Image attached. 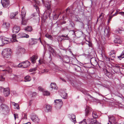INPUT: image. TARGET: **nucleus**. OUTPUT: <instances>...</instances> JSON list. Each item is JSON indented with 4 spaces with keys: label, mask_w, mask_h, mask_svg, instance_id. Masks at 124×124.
I'll use <instances>...</instances> for the list:
<instances>
[{
    "label": "nucleus",
    "mask_w": 124,
    "mask_h": 124,
    "mask_svg": "<svg viewBox=\"0 0 124 124\" xmlns=\"http://www.w3.org/2000/svg\"><path fill=\"white\" fill-rule=\"evenodd\" d=\"M24 19H22L21 24L22 25H25L27 24V21L24 20Z\"/></svg>",
    "instance_id": "nucleus-32"
},
{
    "label": "nucleus",
    "mask_w": 124,
    "mask_h": 124,
    "mask_svg": "<svg viewBox=\"0 0 124 124\" xmlns=\"http://www.w3.org/2000/svg\"><path fill=\"white\" fill-rule=\"evenodd\" d=\"M46 108L47 110V112H49L51 111L52 107L49 105H47L46 107Z\"/></svg>",
    "instance_id": "nucleus-28"
},
{
    "label": "nucleus",
    "mask_w": 124,
    "mask_h": 124,
    "mask_svg": "<svg viewBox=\"0 0 124 124\" xmlns=\"http://www.w3.org/2000/svg\"><path fill=\"white\" fill-rule=\"evenodd\" d=\"M5 80V78L2 76H0V81H3Z\"/></svg>",
    "instance_id": "nucleus-53"
},
{
    "label": "nucleus",
    "mask_w": 124,
    "mask_h": 124,
    "mask_svg": "<svg viewBox=\"0 0 124 124\" xmlns=\"http://www.w3.org/2000/svg\"><path fill=\"white\" fill-rule=\"evenodd\" d=\"M44 5L45 7L47 9H49L50 8L51 6L48 2H45Z\"/></svg>",
    "instance_id": "nucleus-22"
},
{
    "label": "nucleus",
    "mask_w": 124,
    "mask_h": 124,
    "mask_svg": "<svg viewBox=\"0 0 124 124\" xmlns=\"http://www.w3.org/2000/svg\"><path fill=\"white\" fill-rule=\"evenodd\" d=\"M1 2L3 7L5 8L8 7L10 4L9 0H1Z\"/></svg>",
    "instance_id": "nucleus-6"
},
{
    "label": "nucleus",
    "mask_w": 124,
    "mask_h": 124,
    "mask_svg": "<svg viewBox=\"0 0 124 124\" xmlns=\"http://www.w3.org/2000/svg\"><path fill=\"white\" fill-rule=\"evenodd\" d=\"M116 33H118L120 34H121L122 33V31H120V30H117L116 31Z\"/></svg>",
    "instance_id": "nucleus-56"
},
{
    "label": "nucleus",
    "mask_w": 124,
    "mask_h": 124,
    "mask_svg": "<svg viewBox=\"0 0 124 124\" xmlns=\"http://www.w3.org/2000/svg\"><path fill=\"white\" fill-rule=\"evenodd\" d=\"M20 76L16 75L15 77V79L17 81L19 82L21 81L20 79Z\"/></svg>",
    "instance_id": "nucleus-35"
},
{
    "label": "nucleus",
    "mask_w": 124,
    "mask_h": 124,
    "mask_svg": "<svg viewBox=\"0 0 124 124\" xmlns=\"http://www.w3.org/2000/svg\"><path fill=\"white\" fill-rule=\"evenodd\" d=\"M20 30V27L16 26H15L13 28V32L14 33H17Z\"/></svg>",
    "instance_id": "nucleus-10"
},
{
    "label": "nucleus",
    "mask_w": 124,
    "mask_h": 124,
    "mask_svg": "<svg viewBox=\"0 0 124 124\" xmlns=\"http://www.w3.org/2000/svg\"><path fill=\"white\" fill-rule=\"evenodd\" d=\"M12 39L15 38H16V35L14 34L12 35Z\"/></svg>",
    "instance_id": "nucleus-62"
},
{
    "label": "nucleus",
    "mask_w": 124,
    "mask_h": 124,
    "mask_svg": "<svg viewBox=\"0 0 124 124\" xmlns=\"http://www.w3.org/2000/svg\"><path fill=\"white\" fill-rule=\"evenodd\" d=\"M118 30H120V31H124V29L122 27L119 28Z\"/></svg>",
    "instance_id": "nucleus-51"
},
{
    "label": "nucleus",
    "mask_w": 124,
    "mask_h": 124,
    "mask_svg": "<svg viewBox=\"0 0 124 124\" xmlns=\"http://www.w3.org/2000/svg\"><path fill=\"white\" fill-rule=\"evenodd\" d=\"M46 37L51 40H52L53 39V38L52 36L49 34L47 33L45 35Z\"/></svg>",
    "instance_id": "nucleus-24"
},
{
    "label": "nucleus",
    "mask_w": 124,
    "mask_h": 124,
    "mask_svg": "<svg viewBox=\"0 0 124 124\" xmlns=\"http://www.w3.org/2000/svg\"><path fill=\"white\" fill-rule=\"evenodd\" d=\"M117 58L120 60H121L124 58V50L123 51L121 54L119 56H117Z\"/></svg>",
    "instance_id": "nucleus-20"
},
{
    "label": "nucleus",
    "mask_w": 124,
    "mask_h": 124,
    "mask_svg": "<svg viewBox=\"0 0 124 124\" xmlns=\"http://www.w3.org/2000/svg\"><path fill=\"white\" fill-rule=\"evenodd\" d=\"M67 94L66 93L64 92L61 95V96L63 98H64L65 97V96L67 95Z\"/></svg>",
    "instance_id": "nucleus-48"
},
{
    "label": "nucleus",
    "mask_w": 124,
    "mask_h": 124,
    "mask_svg": "<svg viewBox=\"0 0 124 124\" xmlns=\"http://www.w3.org/2000/svg\"><path fill=\"white\" fill-rule=\"evenodd\" d=\"M61 37H64L65 38H66V39H68V36H67V35H66V36H65L64 35H62L61 36Z\"/></svg>",
    "instance_id": "nucleus-59"
},
{
    "label": "nucleus",
    "mask_w": 124,
    "mask_h": 124,
    "mask_svg": "<svg viewBox=\"0 0 124 124\" xmlns=\"http://www.w3.org/2000/svg\"><path fill=\"white\" fill-rule=\"evenodd\" d=\"M115 54H110L108 56L111 60H114L115 57Z\"/></svg>",
    "instance_id": "nucleus-25"
},
{
    "label": "nucleus",
    "mask_w": 124,
    "mask_h": 124,
    "mask_svg": "<svg viewBox=\"0 0 124 124\" xmlns=\"http://www.w3.org/2000/svg\"><path fill=\"white\" fill-rule=\"evenodd\" d=\"M9 38H2V42L3 44H7L9 43Z\"/></svg>",
    "instance_id": "nucleus-14"
},
{
    "label": "nucleus",
    "mask_w": 124,
    "mask_h": 124,
    "mask_svg": "<svg viewBox=\"0 0 124 124\" xmlns=\"http://www.w3.org/2000/svg\"><path fill=\"white\" fill-rule=\"evenodd\" d=\"M39 39L40 42L41 43V38H39V39H30L29 41V44L30 45H35L36 44L37 41Z\"/></svg>",
    "instance_id": "nucleus-4"
},
{
    "label": "nucleus",
    "mask_w": 124,
    "mask_h": 124,
    "mask_svg": "<svg viewBox=\"0 0 124 124\" xmlns=\"http://www.w3.org/2000/svg\"><path fill=\"white\" fill-rule=\"evenodd\" d=\"M120 70L122 74L124 75V68H121Z\"/></svg>",
    "instance_id": "nucleus-55"
},
{
    "label": "nucleus",
    "mask_w": 124,
    "mask_h": 124,
    "mask_svg": "<svg viewBox=\"0 0 124 124\" xmlns=\"http://www.w3.org/2000/svg\"><path fill=\"white\" fill-rule=\"evenodd\" d=\"M49 51L51 52L52 53L53 52H54V49L51 46H49L48 47Z\"/></svg>",
    "instance_id": "nucleus-33"
},
{
    "label": "nucleus",
    "mask_w": 124,
    "mask_h": 124,
    "mask_svg": "<svg viewBox=\"0 0 124 124\" xmlns=\"http://www.w3.org/2000/svg\"><path fill=\"white\" fill-rule=\"evenodd\" d=\"M112 74L108 72H107L106 73V75L108 76L109 78H110L112 76Z\"/></svg>",
    "instance_id": "nucleus-38"
},
{
    "label": "nucleus",
    "mask_w": 124,
    "mask_h": 124,
    "mask_svg": "<svg viewBox=\"0 0 124 124\" xmlns=\"http://www.w3.org/2000/svg\"><path fill=\"white\" fill-rule=\"evenodd\" d=\"M39 61L40 64L45 63V61L43 59H40Z\"/></svg>",
    "instance_id": "nucleus-40"
},
{
    "label": "nucleus",
    "mask_w": 124,
    "mask_h": 124,
    "mask_svg": "<svg viewBox=\"0 0 124 124\" xmlns=\"http://www.w3.org/2000/svg\"><path fill=\"white\" fill-rule=\"evenodd\" d=\"M31 120L35 123L39 122V119L38 117L34 114H32L31 116Z\"/></svg>",
    "instance_id": "nucleus-5"
},
{
    "label": "nucleus",
    "mask_w": 124,
    "mask_h": 124,
    "mask_svg": "<svg viewBox=\"0 0 124 124\" xmlns=\"http://www.w3.org/2000/svg\"><path fill=\"white\" fill-rule=\"evenodd\" d=\"M43 94L44 95H50V93L47 91H45L44 90L43 92Z\"/></svg>",
    "instance_id": "nucleus-31"
},
{
    "label": "nucleus",
    "mask_w": 124,
    "mask_h": 124,
    "mask_svg": "<svg viewBox=\"0 0 124 124\" xmlns=\"http://www.w3.org/2000/svg\"><path fill=\"white\" fill-rule=\"evenodd\" d=\"M10 26V24L8 22L4 23L2 25V27L6 31H7Z\"/></svg>",
    "instance_id": "nucleus-11"
},
{
    "label": "nucleus",
    "mask_w": 124,
    "mask_h": 124,
    "mask_svg": "<svg viewBox=\"0 0 124 124\" xmlns=\"http://www.w3.org/2000/svg\"><path fill=\"white\" fill-rule=\"evenodd\" d=\"M21 17L22 19H25V17L26 15V12L24 11H22L21 12Z\"/></svg>",
    "instance_id": "nucleus-26"
},
{
    "label": "nucleus",
    "mask_w": 124,
    "mask_h": 124,
    "mask_svg": "<svg viewBox=\"0 0 124 124\" xmlns=\"http://www.w3.org/2000/svg\"><path fill=\"white\" fill-rule=\"evenodd\" d=\"M119 14L121 15L124 16V12H119Z\"/></svg>",
    "instance_id": "nucleus-61"
},
{
    "label": "nucleus",
    "mask_w": 124,
    "mask_h": 124,
    "mask_svg": "<svg viewBox=\"0 0 124 124\" xmlns=\"http://www.w3.org/2000/svg\"><path fill=\"white\" fill-rule=\"evenodd\" d=\"M105 58L106 59V60L107 61H110V58L109 57H107L106 56H105Z\"/></svg>",
    "instance_id": "nucleus-60"
},
{
    "label": "nucleus",
    "mask_w": 124,
    "mask_h": 124,
    "mask_svg": "<svg viewBox=\"0 0 124 124\" xmlns=\"http://www.w3.org/2000/svg\"><path fill=\"white\" fill-rule=\"evenodd\" d=\"M70 24L71 26L73 28L75 27V25L74 23L71 21H70Z\"/></svg>",
    "instance_id": "nucleus-37"
},
{
    "label": "nucleus",
    "mask_w": 124,
    "mask_h": 124,
    "mask_svg": "<svg viewBox=\"0 0 124 124\" xmlns=\"http://www.w3.org/2000/svg\"><path fill=\"white\" fill-rule=\"evenodd\" d=\"M104 63L103 62L100 61L98 64V65L100 68H102L104 65Z\"/></svg>",
    "instance_id": "nucleus-23"
},
{
    "label": "nucleus",
    "mask_w": 124,
    "mask_h": 124,
    "mask_svg": "<svg viewBox=\"0 0 124 124\" xmlns=\"http://www.w3.org/2000/svg\"><path fill=\"white\" fill-rule=\"evenodd\" d=\"M14 115L15 120H16V118H18L19 116L17 114H14Z\"/></svg>",
    "instance_id": "nucleus-46"
},
{
    "label": "nucleus",
    "mask_w": 124,
    "mask_h": 124,
    "mask_svg": "<svg viewBox=\"0 0 124 124\" xmlns=\"http://www.w3.org/2000/svg\"><path fill=\"white\" fill-rule=\"evenodd\" d=\"M11 50L9 48L4 49L1 53L2 57L5 58H10L11 54Z\"/></svg>",
    "instance_id": "nucleus-1"
},
{
    "label": "nucleus",
    "mask_w": 124,
    "mask_h": 124,
    "mask_svg": "<svg viewBox=\"0 0 124 124\" xmlns=\"http://www.w3.org/2000/svg\"><path fill=\"white\" fill-rule=\"evenodd\" d=\"M34 1L35 2V3H33V7L35 8V9H36L37 11H38L39 10V9H38V7L37 5L35 3H38L39 2V1H36V0H34Z\"/></svg>",
    "instance_id": "nucleus-17"
},
{
    "label": "nucleus",
    "mask_w": 124,
    "mask_h": 124,
    "mask_svg": "<svg viewBox=\"0 0 124 124\" xmlns=\"http://www.w3.org/2000/svg\"><path fill=\"white\" fill-rule=\"evenodd\" d=\"M37 70L36 68H33L29 70V71L30 72H32L36 71Z\"/></svg>",
    "instance_id": "nucleus-44"
},
{
    "label": "nucleus",
    "mask_w": 124,
    "mask_h": 124,
    "mask_svg": "<svg viewBox=\"0 0 124 124\" xmlns=\"http://www.w3.org/2000/svg\"><path fill=\"white\" fill-rule=\"evenodd\" d=\"M92 116L93 118H96L98 117V116L97 113L94 111H93L92 113Z\"/></svg>",
    "instance_id": "nucleus-27"
},
{
    "label": "nucleus",
    "mask_w": 124,
    "mask_h": 124,
    "mask_svg": "<svg viewBox=\"0 0 124 124\" xmlns=\"http://www.w3.org/2000/svg\"><path fill=\"white\" fill-rule=\"evenodd\" d=\"M4 100L2 97H0V102H4Z\"/></svg>",
    "instance_id": "nucleus-49"
},
{
    "label": "nucleus",
    "mask_w": 124,
    "mask_h": 124,
    "mask_svg": "<svg viewBox=\"0 0 124 124\" xmlns=\"http://www.w3.org/2000/svg\"><path fill=\"white\" fill-rule=\"evenodd\" d=\"M85 119L83 121L79 123V124H87L86 122L85 121Z\"/></svg>",
    "instance_id": "nucleus-47"
},
{
    "label": "nucleus",
    "mask_w": 124,
    "mask_h": 124,
    "mask_svg": "<svg viewBox=\"0 0 124 124\" xmlns=\"http://www.w3.org/2000/svg\"><path fill=\"white\" fill-rule=\"evenodd\" d=\"M104 14L103 13H101L100 14L99 16L98 17L99 18H100V20H103V17H104Z\"/></svg>",
    "instance_id": "nucleus-30"
},
{
    "label": "nucleus",
    "mask_w": 124,
    "mask_h": 124,
    "mask_svg": "<svg viewBox=\"0 0 124 124\" xmlns=\"http://www.w3.org/2000/svg\"><path fill=\"white\" fill-rule=\"evenodd\" d=\"M24 116H23V117L22 118V119H27V115L25 113H24Z\"/></svg>",
    "instance_id": "nucleus-42"
},
{
    "label": "nucleus",
    "mask_w": 124,
    "mask_h": 124,
    "mask_svg": "<svg viewBox=\"0 0 124 124\" xmlns=\"http://www.w3.org/2000/svg\"><path fill=\"white\" fill-rule=\"evenodd\" d=\"M29 37V35L23 33H19L17 36V38H28Z\"/></svg>",
    "instance_id": "nucleus-7"
},
{
    "label": "nucleus",
    "mask_w": 124,
    "mask_h": 124,
    "mask_svg": "<svg viewBox=\"0 0 124 124\" xmlns=\"http://www.w3.org/2000/svg\"><path fill=\"white\" fill-rule=\"evenodd\" d=\"M5 89V88H3L2 87H0V93L2 92L3 93V92H4Z\"/></svg>",
    "instance_id": "nucleus-43"
},
{
    "label": "nucleus",
    "mask_w": 124,
    "mask_h": 124,
    "mask_svg": "<svg viewBox=\"0 0 124 124\" xmlns=\"http://www.w3.org/2000/svg\"><path fill=\"white\" fill-rule=\"evenodd\" d=\"M3 93L5 96H8L10 93L9 88H5L4 92H3Z\"/></svg>",
    "instance_id": "nucleus-12"
},
{
    "label": "nucleus",
    "mask_w": 124,
    "mask_h": 124,
    "mask_svg": "<svg viewBox=\"0 0 124 124\" xmlns=\"http://www.w3.org/2000/svg\"><path fill=\"white\" fill-rule=\"evenodd\" d=\"M85 115L87 116L89 115L92 111V108L88 106H86L85 110Z\"/></svg>",
    "instance_id": "nucleus-8"
},
{
    "label": "nucleus",
    "mask_w": 124,
    "mask_h": 124,
    "mask_svg": "<svg viewBox=\"0 0 124 124\" xmlns=\"http://www.w3.org/2000/svg\"><path fill=\"white\" fill-rule=\"evenodd\" d=\"M0 108L2 110L3 112L5 114H7L9 113L10 109L5 104H2Z\"/></svg>",
    "instance_id": "nucleus-2"
},
{
    "label": "nucleus",
    "mask_w": 124,
    "mask_h": 124,
    "mask_svg": "<svg viewBox=\"0 0 124 124\" xmlns=\"http://www.w3.org/2000/svg\"><path fill=\"white\" fill-rule=\"evenodd\" d=\"M37 95V93L36 92H33L32 94V97H33L36 96Z\"/></svg>",
    "instance_id": "nucleus-50"
},
{
    "label": "nucleus",
    "mask_w": 124,
    "mask_h": 124,
    "mask_svg": "<svg viewBox=\"0 0 124 124\" xmlns=\"http://www.w3.org/2000/svg\"><path fill=\"white\" fill-rule=\"evenodd\" d=\"M18 67L19 68H23L22 62L19 63L18 65Z\"/></svg>",
    "instance_id": "nucleus-54"
},
{
    "label": "nucleus",
    "mask_w": 124,
    "mask_h": 124,
    "mask_svg": "<svg viewBox=\"0 0 124 124\" xmlns=\"http://www.w3.org/2000/svg\"><path fill=\"white\" fill-rule=\"evenodd\" d=\"M24 30L29 31H31L32 30V27L30 26H28L27 27L24 28Z\"/></svg>",
    "instance_id": "nucleus-21"
},
{
    "label": "nucleus",
    "mask_w": 124,
    "mask_h": 124,
    "mask_svg": "<svg viewBox=\"0 0 124 124\" xmlns=\"http://www.w3.org/2000/svg\"><path fill=\"white\" fill-rule=\"evenodd\" d=\"M66 23V22L65 21H63L60 24L61 25H62L63 24H65Z\"/></svg>",
    "instance_id": "nucleus-64"
},
{
    "label": "nucleus",
    "mask_w": 124,
    "mask_h": 124,
    "mask_svg": "<svg viewBox=\"0 0 124 124\" xmlns=\"http://www.w3.org/2000/svg\"><path fill=\"white\" fill-rule=\"evenodd\" d=\"M59 16L57 15H55L54 16V20H56L58 18Z\"/></svg>",
    "instance_id": "nucleus-52"
},
{
    "label": "nucleus",
    "mask_w": 124,
    "mask_h": 124,
    "mask_svg": "<svg viewBox=\"0 0 124 124\" xmlns=\"http://www.w3.org/2000/svg\"><path fill=\"white\" fill-rule=\"evenodd\" d=\"M110 54H115V51L114 50H111L110 52Z\"/></svg>",
    "instance_id": "nucleus-57"
},
{
    "label": "nucleus",
    "mask_w": 124,
    "mask_h": 124,
    "mask_svg": "<svg viewBox=\"0 0 124 124\" xmlns=\"http://www.w3.org/2000/svg\"><path fill=\"white\" fill-rule=\"evenodd\" d=\"M54 102L55 103V107L58 108H60L62 105L63 103L61 99H56L54 100Z\"/></svg>",
    "instance_id": "nucleus-3"
},
{
    "label": "nucleus",
    "mask_w": 124,
    "mask_h": 124,
    "mask_svg": "<svg viewBox=\"0 0 124 124\" xmlns=\"http://www.w3.org/2000/svg\"><path fill=\"white\" fill-rule=\"evenodd\" d=\"M120 39H119L116 38L114 40L115 43H119L120 42Z\"/></svg>",
    "instance_id": "nucleus-34"
},
{
    "label": "nucleus",
    "mask_w": 124,
    "mask_h": 124,
    "mask_svg": "<svg viewBox=\"0 0 124 124\" xmlns=\"http://www.w3.org/2000/svg\"><path fill=\"white\" fill-rule=\"evenodd\" d=\"M113 17V16H111L110 15H109V19L108 20V23H109L110 22L111 20Z\"/></svg>",
    "instance_id": "nucleus-45"
},
{
    "label": "nucleus",
    "mask_w": 124,
    "mask_h": 124,
    "mask_svg": "<svg viewBox=\"0 0 124 124\" xmlns=\"http://www.w3.org/2000/svg\"><path fill=\"white\" fill-rule=\"evenodd\" d=\"M25 80L24 81L25 82L27 81H29L31 80V77L29 76H27L25 77L24 78Z\"/></svg>",
    "instance_id": "nucleus-19"
},
{
    "label": "nucleus",
    "mask_w": 124,
    "mask_h": 124,
    "mask_svg": "<svg viewBox=\"0 0 124 124\" xmlns=\"http://www.w3.org/2000/svg\"><path fill=\"white\" fill-rule=\"evenodd\" d=\"M13 39V41L14 42H17L18 41L16 40V38H15L14 39Z\"/></svg>",
    "instance_id": "nucleus-63"
},
{
    "label": "nucleus",
    "mask_w": 124,
    "mask_h": 124,
    "mask_svg": "<svg viewBox=\"0 0 124 124\" xmlns=\"http://www.w3.org/2000/svg\"><path fill=\"white\" fill-rule=\"evenodd\" d=\"M23 68H26L29 67L30 64V63L28 61H24L22 62Z\"/></svg>",
    "instance_id": "nucleus-9"
},
{
    "label": "nucleus",
    "mask_w": 124,
    "mask_h": 124,
    "mask_svg": "<svg viewBox=\"0 0 124 124\" xmlns=\"http://www.w3.org/2000/svg\"><path fill=\"white\" fill-rule=\"evenodd\" d=\"M38 89L40 91H41L42 92H44V89L41 86H39L38 88Z\"/></svg>",
    "instance_id": "nucleus-39"
},
{
    "label": "nucleus",
    "mask_w": 124,
    "mask_h": 124,
    "mask_svg": "<svg viewBox=\"0 0 124 124\" xmlns=\"http://www.w3.org/2000/svg\"><path fill=\"white\" fill-rule=\"evenodd\" d=\"M19 51L21 53H24L25 52V49L23 48H21L19 49Z\"/></svg>",
    "instance_id": "nucleus-41"
},
{
    "label": "nucleus",
    "mask_w": 124,
    "mask_h": 124,
    "mask_svg": "<svg viewBox=\"0 0 124 124\" xmlns=\"http://www.w3.org/2000/svg\"><path fill=\"white\" fill-rule=\"evenodd\" d=\"M13 105H14L16 107V108L17 109H19L20 108L19 107V105L17 103H15V102H13Z\"/></svg>",
    "instance_id": "nucleus-36"
},
{
    "label": "nucleus",
    "mask_w": 124,
    "mask_h": 124,
    "mask_svg": "<svg viewBox=\"0 0 124 124\" xmlns=\"http://www.w3.org/2000/svg\"><path fill=\"white\" fill-rule=\"evenodd\" d=\"M37 58V56L35 55H33L30 58V60L32 63H34L36 62V60Z\"/></svg>",
    "instance_id": "nucleus-15"
},
{
    "label": "nucleus",
    "mask_w": 124,
    "mask_h": 124,
    "mask_svg": "<svg viewBox=\"0 0 124 124\" xmlns=\"http://www.w3.org/2000/svg\"><path fill=\"white\" fill-rule=\"evenodd\" d=\"M18 13L17 11L11 13L10 16V18H14L15 16L18 14Z\"/></svg>",
    "instance_id": "nucleus-18"
},
{
    "label": "nucleus",
    "mask_w": 124,
    "mask_h": 124,
    "mask_svg": "<svg viewBox=\"0 0 124 124\" xmlns=\"http://www.w3.org/2000/svg\"><path fill=\"white\" fill-rule=\"evenodd\" d=\"M50 87L52 89H55L56 88V84L54 83H52L51 84Z\"/></svg>",
    "instance_id": "nucleus-29"
},
{
    "label": "nucleus",
    "mask_w": 124,
    "mask_h": 124,
    "mask_svg": "<svg viewBox=\"0 0 124 124\" xmlns=\"http://www.w3.org/2000/svg\"><path fill=\"white\" fill-rule=\"evenodd\" d=\"M70 119L72 122L74 123L76 122V119L75 116L74 114H71L69 116Z\"/></svg>",
    "instance_id": "nucleus-13"
},
{
    "label": "nucleus",
    "mask_w": 124,
    "mask_h": 124,
    "mask_svg": "<svg viewBox=\"0 0 124 124\" xmlns=\"http://www.w3.org/2000/svg\"><path fill=\"white\" fill-rule=\"evenodd\" d=\"M90 122L89 124H97L98 123L95 119L92 118L90 119Z\"/></svg>",
    "instance_id": "nucleus-16"
},
{
    "label": "nucleus",
    "mask_w": 124,
    "mask_h": 124,
    "mask_svg": "<svg viewBox=\"0 0 124 124\" xmlns=\"http://www.w3.org/2000/svg\"><path fill=\"white\" fill-rule=\"evenodd\" d=\"M37 16L36 15V14L34 13L33 14L31 15V17H37Z\"/></svg>",
    "instance_id": "nucleus-58"
}]
</instances>
